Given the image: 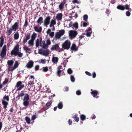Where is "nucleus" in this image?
Instances as JSON below:
<instances>
[{"mask_svg": "<svg viewBox=\"0 0 132 132\" xmlns=\"http://www.w3.org/2000/svg\"><path fill=\"white\" fill-rule=\"evenodd\" d=\"M19 45L17 44L11 51L10 54L11 56H18L19 57H21L23 55V54L20 52H19Z\"/></svg>", "mask_w": 132, "mask_h": 132, "instance_id": "f257e3e1", "label": "nucleus"}, {"mask_svg": "<svg viewBox=\"0 0 132 132\" xmlns=\"http://www.w3.org/2000/svg\"><path fill=\"white\" fill-rule=\"evenodd\" d=\"M9 100L8 96L5 95L3 97V99L2 100V104L3 105V108L6 109L7 108V106L8 104V101Z\"/></svg>", "mask_w": 132, "mask_h": 132, "instance_id": "f03ea898", "label": "nucleus"}, {"mask_svg": "<svg viewBox=\"0 0 132 132\" xmlns=\"http://www.w3.org/2000/svg\"><path fill=\"white\" fill-rule=\"evenodd\" d=\"M29 96L28 94H26L24 97L23 104L25 106H28L29 104Z\"/></svg>", "mask_w": 132, "mask_h": 132, "instance_id": "7ed1b4c3", "label": "nucleus"}, {"mask_svg": "<svg viewBox=\"0 0 132 132\" xmlns=\"http://www.w3.org/2000/svg\"><path fill=\"white\" fill-rule=\"evenodd\" d=\"M70 41L67 40L62 45V47L65 49L68 50L70 47Z\"/></svg>", "mask_w": 132, "mask_h": 132, "instance_id": "20e7f679", "label": "nucleus"}, {"mask_svg": "<svg viewBox=\"0 0 132 132\" xmlns=\"http://www.w3.org/2000/svg\"><path fill=\"white\" fill-rule=\"evenodd\" d=\"M77 34L78 33L76 30H71L69 31V37L71 39L75 38Z\"/></svg>", "mask_w": 132, "mask_h": 132, "instance_id": "39448f33", "label": "nucleus"}, {"mask_svg": "<svg viewBox=\"0 0 132 132\" xmlns=\"http://www.w3.org/2000/svg\"><path fill=\"white\" fill-rule=\"evenodd\" d=\"M6 46L5 45L2 48V50L0 53V56L1 58H3L6 55Z\"/></svg>", "mask_w": 132, "mask_h": 132, "instance_id": "423d86ee", "label": "nucleus"}, {"mask_svg": "<svg viewBox=\"0 0 132 132\" xmlns=\"http://www.w3.org/2000/svg\"><path fill=\"white\" fill-rule=\"evenodd\" d=\"M24 85L22 84V82L19 81L16 84V87H17V90H20L24 87Z\"/></svg>", "mask_w": 132, "mask_h": 132, "instance_id": "0eeeda50", "label": "nucleus"}, {"mask_svg": "<svg viewBox=\"0 0 132 132\" xmlns=\"http://www.w3.org/2000/svg\"><path fill=\"white\" fill-rule=\"evenodd\" d=\"M51 17L50 16H47L44 19L43 24L46 27L49 24L50 22Z\"/></svg>", "mask_w": 132, "mask_h": 132, "instance_id": "6e6552de", "label": "nucleus"}, {"mask_svg": "<svg viewBox=\"0 0 132 132\" xmlns=\"http://www.w3.org/2000/svg\"><path fill=\"white\" fill-rule=\"evenodd\" d=\"M11 27L13 29L14 31H16L19 28V22L18 20L17 22H15Z\"/></svg>", "mask_w": 132, "mask_h": 132, "instance_id": "1a4fd4ad", "label": "nucleus"}, {"mask_svg": "<svg viewBox=\"0 0 132 132\" xmlns=\"http://www.w3.org/2000/svg\"><path fill=\"white\" fill-rule=\"evenodd\" d=\"M59 45L58 44H57L55 45H53L51 47V50H56V51H60V49L59 48Z\"/></svg>", "mask_w": 132, "mask_h": 132, "instance_id": "9d476101", "label": "nucleus"}, {"mask_svg": "<svg viewBox=\"0 0 132 132\" xmlns=\"http://www.w3.org/2000/svg\"><path fill=\"white\" fill-rule=\"evenodd\" d=\"M62 67L61 65L59 66L57 68V71L56 73L57 75L59 77L62 76L61 73L62 72L63 70H61L60 69H62Z\"/></svg>", "mask_w": 132, "mask_h": 132, "instance_id": "9b49d317", "label": "nucleus"}, {"mask_svg": "<svg viewBox=\"0 0 132 132\" xmlns=\"http://www.w3.org/2000/svg\"><path fill=\"white\" fill-rule=\"evenodd\" d=\"M91 91H92L91 92V94L94 97H96L97 95L98 94V92L97 90H93L92 89H91Z\"/></svg>", "mask_w": 132, "mask_h": 132, "instance_id": "f8f14e48", "label": "nucleus"}, {"mask_svg": "<svg viewBox=\"0 0 132 132\" xmlns=\"http://www.w3.org/2000/svg\"><path fill=\"white\" fill-rule=\"evenodd\" d=\"M34 65V62L32 61H30L27 63L26 65V67L28 69L31 68Z\"/></svg>", "mask_w": 132, "mask_h": 132, "instance_id": "ddd939ff", "label": "nucleus"}, {"mask_svg": "<svg viewBox=\"0 0 132 132\" xmlns=\"http://www.w3.org/2000/svg\"><path fill=\"white\" fill-rule=\"evenodd\" d=\"M63 14L61 13H57L56 17V19L58 21H61L62 18Z\"/></svg>", "mask_w": 132, "mask_h": 132, "instance_id": "4468645a", "label": "nucleus"}, {"mask_svg": "<svg viewBox=\"0 0 132 132\" xmlns=\"http://www.w3.org/2000/svg\"><path fill=\"white\" fill-rule=\"evenodd\" d=\"M42 37H40V39L37 38L36 39V47H38L39 45H40L42 41Z\"/></svg>", "mask_w": 132, "mask_h": 132, "instance_id": "2eb2a0df", "label": "nucleus"}, {"mask_svg": "<svg viewBox=\"0 0 132 132\" xmlns=\"http://www.w3.org/2000/svg\"><path fill=\"white\" fill-rule=\"evenodd\" d=\"M30 32L28 33L26 35V38L23 39V42L24 43H26L27 41L30 39Z\"/></svg>", "mask_w": 132, "mask_h": 132, "instance_id": "dca6fc26", "label": "nucleus"}, {"mask_svg": "<svg viewBox=\"0 0 132 132\" xmlns=\"http://www.w3.org/2000/svg\"><path fill=\"white\" fill-rule=\"evenodd\" d=\"M34 29L36 31L39 33L41 32L42 30V27L41 26H40L39 28H38L37 27L34 26Z\"/></svg>", "mask_w": 132, "mask_h": 132, "instance_id": "f3484780", "label": "nucleus"}, {"mask_svg": "<svg viewBox=\"0 0 132 132\" xmlns=\"http://www.w3.org/2000/svg\"><path fill=\"white\" fill-rule=\"evenodd\" d=\"M66 2L65 1H63L60 4L59 6V10L61 11H62L64 8V5Z\"/></svg>", "mask_w": 132, "mask_h": 132, "instance_id": "a211bd4d", "label": "nucleus"}, {"mask_svg": "<svg viewBox=\"0 0 132 132\" xmlns=\"http://www.w3.org/2000/svg\"><path fill=\"white\" fill-rule=\"evenodd\" d=\"M40 46L41 47L43 48L46 49L48 47V46L46 44L45 42L44 41H43L40 44Z\"/></svg>", "mask_w": 132, "mask_h": 132, "instance_id": "6ab92c4d", "label": "nucleus"}, {"mask_svg": "<svg viewBox=\"0 0 132 132\" xmlns=\"http://www.w3.org/2000/svg\"><path fill=\"white\" fill-rule=\"evenodd\" d=\"M4 37L3 35L1 36L0 37V47H1L3 46L4 41Z\"/></svg>", "mask_w": 132, "mask_h": 132, "instance_id": "aec40b11", "label": "nucleus"}, {"mask_svg": "<svg viewBox=\"0 0 132 132\" xmlns=\"http://www.w3.org/2000/svg\"><path fill=\"white\" fill-rule=\"evenodd\" d=\"M13 31V30L11 27H10L9 28H7V30L6 32V34L8 36H10L11 34Z\"/></svg>", "mask_w": 132, "mask_h": 132, "instance_id": "412c9836", "label": "nucleus"}, {"mask_svg": "<svg viewBox=\"0 0 132 132\" xmlns=\"http://www.w3.org/2000/svg\"><path fill=\"white\" fill-rule=\"evenodd\" d=\"M71 49L72 51H76L78 50V48L77 47L75 44H73L70 48Z\"/></svg>", "mask_w": 132, "mask_h": 132, "instance_id": "4be33fe9", "label": "nucleus"}, {"mask_svg": "<svg viewBox=\"0 0 132 132\" xmlns=\"http://www.w3.org/2000/svg\"><path fill=\"white\" fill-rule=\"evenodd\" d=\"M19 65V64L18 61H16L15 62V64H14L13 67L12 68L11 70V71H12L14 70L15 69L17 68Z\"/></svg>", "mask_w": 132, "mask_h": 132, "instance_id": "5701e85b", "label": "nucleus"}, {"mask_svg": "<svg viewBox=\"0 0 132 132\" xmlns=\"http://www.w3.org/2000/svg\"><path fill=\"white\" fill-rule=\"evenodd\" d=\"M58 58L56 57H53L52 58V61L54 63L56 64L58 61Z\"/></svg>", "mask_w": 132, "mask_h": 132, "instance_id": "b1692460", "label": "nucleus"}, {"mask_svg": "<svg viewBox=\"0 0 132 132\" xmlns=\"http://www.w3.org/2000/svg\"><path fill=\"white\" fill-rule=\"evenodd\" d=\"M56 24L55 19H52L51 21L50 27H51Z\"/></svg>", "mask_w": 132, "mask_h": 132, "instance_id": "393cba45", "label": "nucleus"}, {"mask_svg": "<svg viewBox=\"0 0 132 132\" xmlns=\"http://www.w3.org/2000/svg\"><path fill=\"white\" fill-rule=\"evenodd\" d=\"M43 22V18L41 16L39 18L37 21V23L40 25Z\"/></svg>", "mask_w": 132, "mask_h": 132, "instance_id": "a878e982", "label": "nucleus"}, {"mask_svg": "<svg viewBox=\"0 0 132 132\" xmlns=\"http://www.w3.org/2000/svg\"><path fill=\"white\" fill-rule=\"evenodd\" d=\"M50 51L48 49H46L45 50L43 51V55L45 56L48 55L49 54Z\"/></svg>", "mask_w": 132, "mask_h": 132, "instance_id": "bb28decb", "label": "nucleus"}, {"mask_svg": "<svg viewBox=\"0 0 132 132\" xmlns=\"http://www.w3.org/2000/svg\"><path fill=\"white\" fill-rule=\"evenodd\" d=\"M125 9L128 10L130 11H132L131 9L130 8L129 5L127 4H126L125 6L124 5V10Z\"/></svg>", "mask_w": 132, "mask_h": 132, "instance_id": "cd10ccee", "label": "nucleus"}, {"mask_svg": "<svg viewBox=\"0 0 132 132\" xmlns=\"http://www.w3.org/2000/svg\"><path fill=\"white\" fill-rule=\"evenodd\" d=\"M19 37V34L18 32H16L14 35V39L17 40Z\"/></svg>", "mask_w": 132, "mask_h": 132, "instance_id": "c85d7f7f", "label": "nucleus"}, {"mask_svg": "<svg viewBox=\"0 0 132 132\" xmlns=\"http://www.w3.org/2000/svg\"><path fill=\"white\" fill-rule=\"evenodd\" d=\"M117 8L118 10L123 11L124 10V5H119L117 6Z\"/></svg>", "mask_w": 132, "mask_h": 132, "instance_id": "c756f323", "label": "nucleus"}, {"mask_svg": "<svg viewBox=\"0 0 132 132\" xmlns=\"http://www.w3.org/2000/svg\"><path fill=\"white\" fill-rule=\"evenodd\" d=\"M34 40L31 39L28 42L29 46H32L34 45Z\"/></svg>", "mask_w": 132, "mask_h": 132, "instance_id": "7c9ffc66", "label": "nucleus"}, {"mask_svg": "<svg viewBox=\"0 0 132 132\" xmlns=\"http://www.w3.org/2000/svg\"><path fill=\"white\" fill-rule=\"evenodd\" d=\"M89 23L88 22H86L83 21H82L81 23V26H82L83 27H86L87 25H88Z\"/></svg>", "mask_w": 132, "mask_h": 132, "instance_id": "2f4dec72", "label": "nucleus"}, {"mask_svg": "<svg viewBox=\"0 0 132 132\" xmlns=\"http://www.w3.org/2000/svg\"><path fill=\"white\" fill-rule=\"evenodd\" d=\"M37 35V34L34 32H33L31 37V39L34 40Z\"/></svg>", "mask_w": 132, "mask_h": 132, "instance_id": "473e14b6", "label": "nucleus"}, {"mask_svg": "<svg viewBox=\"0 0 132 132\" xmlns=\"http://www.w3.org/2000/svg\"><path fill=\"white\" fill-rule=\"evenodd\" d=\"M14 63L13 61L12 60H8L7 62V64L9 66H12Z\"/></svg>", "mask_w": 132, "mask_h": 132, "instance_id": "72a5a7b5", "label": "nucleus"}, {"mask_svg": "<svg viewBox=\"0 0 132 132\" xmlns=\"http://www.w3.org/2000/svg\"><path fill=\"white\" fill-rule=\"evenodd\" d=\"M63 107V105L62 102H60L58 104V108L60 109H61Z\"/></svg>", "mask_w": 132, "mask_h": 132, "instance_id": "f704fd0d", "label": "nucleus"}, {"mask_svg": "<svg viewBox=\"0 0 132 132\" xmlns=\"http://www.w3.org/2000/svg\"><path fill=\"white\" fill-rule=\"evenodd\" d=\"M61 36L60 35V33L58 32H57L55 34V37L56 39H59Z\"/></svg>", "mask_w": 132, "mask_h": 132, "instance_id": "c9c22d12", "label": "nucleus"}, {"mask_svg": "<svg viewBox=\"0 0 132 132\" xmlns=\"http://www.w3.org/2000/svg\"><path fill=\"white\" fill-rule=\"evenodd\" d=\"M80 119L81 120L83 121L86 119V116L83 114L81 115L80 117Z\"/></svg>", "mask_w": 132, "mask_h": 132, "instance_id": "e433bc0d", "label": "nucleus"}, {"mask_svg": "<svg viewBox=\"0 0 132 132\" xmlns=\"http://www.w3.org/2000/svg\"><path fill=\"white\" fill-rule=\"evenodd\" d=\"M25 119L27 123H30V120L28 117H26L25 118Z\"/></svg>", "mask_w": 132, "mask_h": 132, "instance_id": "4c0bfd02", "label": "nucleus"}, {"mask_svg": "<svg viewBox=\"0 0 132 132\" xmlns=\"http://www.w3.org/2000/svg\"><path fill=\"white\" fill-rule=\"evenodd\" d=\"M73 28H75L76 29L78 27V24L77 22H75L73 23Z\"/></svg>", "mask_w": 132, "mask_h": 132, "instance_id": "58836bf2", "label": "nucleus"}, {"mask_svg": "<svg viewBox=\"0 0 132 132\" xmlns=\"http://www.w3.org/2000/svg\"><path fill=\"white\" fill-rule=\"evenodd\" d=\"M83 20H84L85 22H87V20L88 19V16L87 15H84L83 17Z\"/></svg>", "mask_w": 132, "mask_h": 132, "instance_id": "ea45409f", "label": "nucleus"}, {"mask_svg": "<svg viewBox=\"0 0 132 132\" xmlns=\"http://www.w3.org/2000/svg\"><path fill=\"white\" fill-rule=\"evenodd\" d=\"M24 93H22V92L20 93L18 95L17 97H19L18 99H19L20 97L23 96L24 95Z\"/></svg>", "mask_w": 132, "mask_h": 132, "instance_id": "a19ab883", "label": "nucleus"}, {"mask_svg": "<svg viewBox=\"0 0 132 132\" xmlns=\"http://www.w3.org/2000/svg\"><path fill=\"white\" fill-rule=\"evenodd\" d=\"M52 101L51 100L48 102L46 104V105L48 107L51 104H52Z\"/></svg>", "mask_w": 132, "mask_h": 132, "instance_id": "79ce46f5", "label": "nucleus"}, {"mask_svg": "<svg viewBox=\"0 0 132 132\" xmlns=\"http://www.w3.org/2000/svg\"><path fill=\"white\" fill-rule=\"evenodd\" d=\"M92 33V31H87L86 34V35L87 37H90L91 36V34Z\"/></svg>", "mask_w": 132, "mask_h": 132, "instance_id": "37998d69", "label": "nucleus"}, {"mask_svg": "<svg viewBox=\"0 0 132 132\" xmlns=\"http://www.w3.org/2000/svg\"><path fill=\"white\" fill-rule=\"evenodd\" d=\"M59 32L60 33V35L61 36L64 34L65 31L64 30H62L59 31Z\"/></svg>", "mask_w": 132, "mask_h": 132, "instance_id": "c03bdc74", "label": "nucleus"}, {"mask_svg": "<svg viewBox=\"0 0 132 132\" xmlns=\"http://www.w3.org/2000/svg\"><path fill=\"white\" fill-rule=\"evenodd\" d=\"M130 11H129V10L128 11L126 12V15L127 16H129L131 15V13H130Z\"/></svg>", "mask_w": 132, "mask_h": 132, "instance_id": "a18cd8bd", "label": "nucleus"}, {"mask_svg": "<svg viewBox=\"0 0 132 132\" xmlns=\"http://www.w3.org/2000/svg\"><path fill=\"white\" fill-rule=\"evenodd\" d=\"M48 70V68L47 67H43V71L44 72H46Z\"/></svg>", "mask_w": 132, "mask_h": 132, "instance_id": "49530a36", "label": "nucleus"}, {"mask_svg": "<svg viewBox=\"0 0 132 132\" xmlns=\"http://www.w3.org/2000/svg\"><path fill=\"white\" fill-rule=\"evenodd\" d=\"M28 25V22L27 21V19H26L25 20L24 23V27H26Z\"/></svg>", "mask_w": 132, "mask_h": 132, "instance_id": "de8ad7c7", "label": "nucleus"}, {"mask_svg": "<svg viewBox=\"0 0 132 132\" xmlns=\"http://www.w3.org/2000/svg\"><path fill=\"white\" fill-rule=\"evenodd\" d=\"M70 80L72 82H74L75 81V79L73 76L71 75L70 76Z\"/></svg>", "mask_w": 132, "mask_h": 132, "instance_id": "09e8293b", "label": "nucleus"}, {"mask_svg": "<svg viewBox=\"0 0 132 132\" xmlns=\"http://www.w3.org/2000/svg\"><path fill=\"white\" fill-rule=\"evenodd\" d=\"M46 60H45V59H44V60L42 59H41V61L40 62H40L41 63H42L43 64H44L46 63Z\"/></svg>", "mask_w": 132, "mask_h": 132, "instance_id": "8fccbe9b", "label": "nucleus"}, {"mask_svg": "<svg viewBox=\"0 0 132 132\" xmlns=\"http://www.w3.org/2000/svg\"><path fill=\"white\" fill-rule=\"evenodd\" d=\"M67 72L68 73L70 74L72 73V71L71 69L69 68L67 70Z\"/></svg>", "mask_w": 132, "mask_h": 132, "instance_id": "3c124183", "label": "nucleus"}, {"mask_svg": "<svg viewBox=\"0 0 132 132\" xmlns=\"http://www.w3.org/2000/svg\"><path fill=\"white\" fill-rule=\"evenodd\" d=\"M43 51L42 49H40L39 50L38 53L40 54H43Z\"/></svg>", "mask_w": 132, "mask_h": 132, "instance_id": "603ef678", "label": "nucleus"}, {"mask_svg": "<svg viewBox=\"0 0 132 132\" xmlns=\"http://www.w3.org/2000/svg\"><path fill=\"white\" fill-rule=\"evenodd\" d=\"M8 81V79H5V80L4 81L3 83V85H4L5 84H6Z\"/></svg>", "mask_w": 132, "mask_h": 132, "instance_id": "864d4df0", "label": "nucleus"}, {"mask_svg": "<svg viewBox=\"0 0 132 132\" xmlns=\"http://www.w3.org/2000/svg\"><path fill=\"white\" fill-rule=\"evenodd\" d=\"M46 45L48 46L50 45L51 44V42L50 40L48 39L46 41Z\"/></svg>", "mask_w": 132, "mask_h": 132, "instance_id": "5fc2aeb1", "label": "nucleus"}, {"mask_svg": "<svg viewBox=\"0 0 132 132\" xmlns=\"http://www.w3.org/2000/svg\"><path fill=\"white\" fill-rule=\"evenodd\" d=\"M36 118V116L35 115H33L31 118V119L32 120H34Z\"/></svg>", "mask_w": 132, "mask_h": 132, "instance_id": "6e6d98bb", "label": "nucleus"}, {"mask_svg": "<svg viewBox=\"0 0 132 132\" xmlns=\"http://www.w3.org/2000/svg\"><path fill=\"white\" fill-rule=\"evenodd\" d=\"M76 94L77 95H79L81 94V92L80 90H78L76 92Z\"/></svg>", "mask_w": 132, "mask_h": 132, "instance_id": "4d7b16f0", "label": "nucleus"}, {"mask_svg": "<svg viewBox=\"0 0 132 132\" xmlns=\"http://www.w3.org/2000/svg\"><path fill=\"white\" fill-rule=\"evenodd\" d=\"M54 35V32H51L50 34V36L51 37H52Z\"/></svg>", "mask_w": 132, "mask_h": 132, "instance_id": "13d9d810", "label": "nucleus"}, {"mask_svg": "<svg viewBox=\"0 0 132 132\" xmlns=\"http://www.w3.org/2000/svg\"><path fill=\"white\" fill-rule=\"evenodd\" d=\"M39 66L38 65H37L35 66V69L36 71L37 70L39 69Z\"/></svg>", "mask_w": 132, "mask_h": 132, "instance_id": "bf43d9fd", "label": "nucleus"}, {"mask_svg": "<svg viewBox=\"0 0 132 132\" xmlns=\"http://www.w3.org/2000/svg\"><path fill=\"white\" fill-rule=\"evenodd\" d=\"M85 73L87 75L89 76H92V75L91 74V73H90V72H88L86 71Z\"/></svg>", "mask_w": 132, "mask_h": 132, "instance_id": "052dcab7", "label": "nucleus"}, {"mask_svg": "<svg viewBox=\"0 0 132 132\" xmlns=\"http://www.w3.org/2000/svg\"><path fill=\"white\" fill-rule=\"evenodd\" d=\"M51 32V30L50 29H48L47 31V34H50Z\"/></svg>", "mask_w": 132, "mask_h": 132, "instance_id": "680f3d73", "label": "nucleus"}, {"mask_svg": "<svg viewBox=\"0 0 132 132\" xmlns=\"http://www.w3.org/2000/svg\"><path fill=\"white\" fill-rule=\"evenodd\" d=\"M72 123V121L70 119H69L68 121V124L69 125H71Z\"/></svg>", "mask_w": 132, "mask_h": 132, "instance_id": "e2e57ef3", "label": "nucleus"}, {"mask_svg": "<svg viewBox=\"0 0 132 132\" xmlns=\"http://www.w3.org/2000/svg\"><path fill=\"white\" fill-rule=\"evenodd\" d=\"M96 76V73L95 72H94L93 73V78H95Z\"/></svg>", "mask_w": 132, "mask_h": 132, "instance_id": "0e129e2a", "label": "nucleus"}, {"mask_svg": "<svg viewBox=\"0 0 132 132\" xmlns=\"http://www.w3.org/2000/svg\"><path fill=\"white\" fill-rule=\"evenodd\" d=\"M78 115L77 114H76L75 115L73 116V117H72V118L75 119L76 118V117H77Z\"/></svg>", "mask_w": 132, "mask_h": 132, "instance_id": "69168bd1", "label": "nucleus"}, {"mask_svg": "<svg viewBox=\"0 0 132 132\" xmlns=\"http://www.w3.org/2000/svg\"><path fill=\"white\" fill-rule=\"evenodd\" d=\"M75 121L78 122L79 120V118L78 117H77L75 119Z\"/></svg>", "mask_w": 132, "mask_h": 132, "instance_id": "338daca9", "label": "nucleus"}, {"mask_svg": "<svg viewBox=\"0 0 132 132\" xmlns=\"http://www.w3.org/2000/svg\"><path fill=\"white\" fill-rule=\"evenodd\" d=\"M84 37V36H82L81 35V36H80L79 37V40L80 41V40L82 38H83Z\"/></svg>", "mask_w": 132, "mask_h": 132, "instance_id": "774afa93", "label": "nucleus"}]
</instances>
